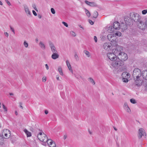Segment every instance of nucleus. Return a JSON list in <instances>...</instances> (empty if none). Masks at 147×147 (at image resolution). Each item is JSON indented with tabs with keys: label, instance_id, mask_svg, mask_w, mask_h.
<instances>
[{
	"label": "nucleus",
	"instance_id": "nucleus-23",
	"mask_svg": "<svg viewBox=\"0 0 147 147\" xmlns=\"http://www.w3.org/2000/svg\"><path fill=\"white\" fill-rule=\"evenodd\" d=\"M93 18H97L98 16V12L96 11H94L93 14Z\"/></svg>",
	"mask_w": 147,
	"mask_h": 147
},
{
	"label": "nucleus",
	"instance_id": "nucleus-48",
	"mask_svg": "<svg viewBox=\"0 0 147 147\" xmlns=\"http://www.w3.org/2000/svg\"><path fill=\"white\" fill-rule=\"evenodd\" d=\"M5 1L10 6L11 5L10 3L8 0H5Z\"/></svg>",
	"mask_w": 147,
	"mask_h": 147
},
{
	"label": "nucleus",
	"instance_id": "nucleus-63",
	"mask_svg": "<svg viewBox=\"0 0 147 147\" xmlns=\"http://www.w3.org/2000/svg\"><path fill=\"white\" fill-rule=\"evenodd\" d=\"M67 138V136H66L65 135L63 137V139L64 140H65Z\"/></svg>",
	"mask_w": 147,
	"mask_h": 147
},
{
	"label": "nucleus",
	"instance_id": "nucleus-43",
	"mask_svg": "<svg viewBox=\"0 0 147 147\" xmlns=\"http://www.w3.org/2000/svg\"><path fill=\"white\" fill-rule=\"evenodd\" d=\"M88 22L91 25H92L94 24V22H93L92 20H89Z\"/></svg>",
	"mask_w": 147,
	"mask_h": 147
},
{
	"label": "nucleus",
	"instance_id": "nucleus-49",
	"mask_svg": "<svg viewBox=\"0 0 147 147\" xmlns=\"http://www.w3.org/2000/svg\"><path fill=\"white\" fill-rule=\"evenodd\" d=\"M32 13H33V14L35 16H36L37 15V14L35 11L34 10H32Z\"/></svg>",
	"mask_w": 147,
	"mask_h": 147
},
{
	"label": "nucleus",
	"instance_id": "nucleus-34",
	"mask_svg": "<svg viewBox=\"0 0 147 147\" xmlns=\"http://www.w3.org/2000/svg\"><path fill=\"white\" fill-rule=\"evenodd\" d=\"M84 53L87 55L88 57H90L89 52L87 51H84Z\"/></svg>",
	"mask_w": 147,
	"mask_h": 147
},
{
	"label": "nucleus",
	"instance_id": "nucleus-53",
	"mask_svg": "<svg viewBox=\"0 0 147 147\" xmlns=\"http://www.w3.org/2000/svg\"><path fill=\"white\" fill-rule=\"evenodd\" d=\"M20 107L22 109H23V107L21 105H22V103L21 102H20Z\"/></svg>",
	"mask_w": 147,
	"mask_h": 147
},
{
	"label": "nucleus",
	"instance_id": "nucleus-20",
	"mask_svg": "<svg viewBox=\"0 0 147 147\" xmlns=\"http://www.w3.org/2000/svg\"><path fill=\"white\" fill-rule=\"evenodd\" d=\"M3 135H0V145H3L4 143Z\"/></svg>",
	"mask_w": 147,
	"mask_h": 147
},
{
	"label": "nucleus",
	"instance_id": "nucleus-55",
	"mask_svg": "<svg viewBox=\"0 0 147 147\" xmlns=\"http://www.w3.org/2000/svg\"><path fill=\"white\" fill-rule=\"evenodd\" d=\"M4 34H5V35L6 37H8L9 35H8V34L7 32H5L4 33Z\"/></svg>",
	"mask_w": 147,
	"mask_h": 147
},
{
	"label": "nucleus",
	"instance_id": "nucleus-9",
	"mask_svg": "<svg viewBox=\"0 0 147 147\" xmlns=\"http://www.w3.org/2000/svg\"><path fill=\"white\" fill-rule=\"evenodd\" d=\"M49 45L50 47L51 51L53 53L54 52H57L55 47L52 42L51 41L49 42Z\"/></svg>",
	"mask_w": 147,
	"mask_h": 147
},
{
	"label": "nucleus",
	"instance_id": "nucleus-15",
	"mask_svg": "<svg viewBox=\"0 0 147 147\" xmlns=\"http://www.w3.org/2000/svg\"><path fill=\"white\" fill-rule=\"evenodd\" d=\"M143 78L145 80H147V70L145 71H142L141 74Z\"/></svg>",
	"mask_w": 147,
	"mask_h": 147
},
{
	"label": "nucleus",
	"instance_id": "nucleus-45",
	"mask_svg": "<svg viewBox=\"0 0 147 147\" xmlns=\"http://www.w3.org/2000/svg\"><path fill=\"white\" fill-rule=\"evenodd\" d=\"M3 108L5 110V111H7V108L3 104Z\"/></svg>",
	"mask_w": 147,
	"mask_h": 147
},
{
	"label": "nucleus",
	"instance_id": "nucleus-1",
	"mask_svg": "<svg viewBox=\"0 0 147 147\" xmlns=\"http://www.w3.org/2000/svg\"><path fill=\"white\" fill-rule=\"evenodd\" d=\"M128 58L127 55L126 53L122 52L119 53L118 57L117 60L113 62L112 65L114 67L122 66L124 65L123 61H126Z\"/></svg>",
	"mask_w": 147,
	"mask_h": 147
},
{
	"label": "nucleus",
	"instance_id": "nucleus-37",
	"mask_svg": "<svg viewBox=\"0 0 147 147\" xmlns=\"http://www.w3.org/2000/svg\"><path fill=\"white\" fill-rule=\"evenodd\" d=\"M32 7L36 11H38V10L37 9L36 7V5L35 4H33Z\"/></svg>",
	"mask_w": 147,
	"mask_h": 147
},
{
	"label": "nucleus",
	"instance_id": "nucleus-14",
	"mask_svg": "<svg viewBox=\"0 0 147 147\" xmlns=\"http://www.w3.org/2000/svg\"><path fill=\"white\" fill-rule=\"evenodd\" d=\"M47 144L50 147H55L56 145L55 142L51 139H50L49 142H47Z\"/></svg>",
	"mask_w": 147,
	"mask_h": 147
},
{
	"label": "nucleus",
	"instance_id": "nucleus-59",
	"mask_svg": "<svg viewBox=\"0 0 147 147\" xmlns=\"http://www.w3.org/2000/svg\"><path fill=\"white\" fill-rule=\"evenodd\" d=\"M42 80L43 82H45L46 80V78H44V77L42 78Z\"/></svg>",
	"mask_w": 147,
	"mask_h": 147
},
{
	"label": "nucleus",
	"instance_id": "nucleus-44",
	"mask_svg": "<svg viewBox=\"0 0 147 147\" xmlns=\"http://www.w3.org/2000/svg\"><path fill=\"white\" fill-rule=\"evenodd\" d=\"M124 107L125 108V109L129 107V106L126 103H125L124 105Z\"/></svg>",
	"mask_w": 147,
	"mask_h": 147
},
{
	"label": "nucleus",
	"instance_id": "nucleus-13",
	"mask_svg": "<svg viewBox=\"0 0 147 147\" xmlns=\"http://www.w3.org/2000/svg\"><path fill=\"white\" fill-rule=\"evenodd\" d=\"M85 3L87 5L92 7H96L97 4L94 2H90L86 0L85 1Z\"/></svg>",
	"mask_w": 147,
	"mask_h": 147
},
{
	"label": "nucleus",
	"instance_id": "nucleus-22",
	"mask_svg": "<svg viewBox=\"0 0 147 147\" xmlns=\"http://www.w3.org/2000/svg\"><path fill=\"white\" fill-rule=\"evenodd\" d=\"M85 10L87 16L88 17H90V16L91 14L89 11L86 9H85Z\"/></svg>",
	"mask_w": 147,
	"mask_h": 147
},
{
	"label": "nucleus",
	"instance_id": "nucleus-7",
	"mask_svg": "<svg viewBox=\"0 0 147 147\" xmlns=\"http://www.w3.org/2000/svg\"><path fill=\"white\" fill-rule=\"evenodd\" d=\"M138 134L139 135L138 138L140 139L143 136H145L144 137H145V138H146V134L145 130L142 128H140L139 129Z\"/></svg>",
	"mask_w": 147,
	"mask_h": 147
},
{
	"label": "nucleus",
	"instance_id": "nucleus-64",
	"mask_svg": "<svg viewBox=\"0 0 147 147\" xmlns=\"http://www.w3.org/2000/svg\"><path fill=\"white\" fill-rule=\"evenodd\" d=\"M38 38H36V42H38Z\"/></svg>",
	"mask_w": 147,
	"mask_h": 147
},
{
	"label": "nucleus",
	"instance_id": "nucleus-30",
	"mask_svg": "<svg viewBox=\"0 0 147 147\" xmlns=\"http://www.w3.org/2000/svg\"><path fill=\"white\" fill-rule=\"evenodd\" d=\"M115 35L116 36H120L121 35V32L119 31H117L115 33Z\"/></svg>",
	"mask_w": 147,
	"mask_h": 147
},
{
	"label": "nucleus",
	"instance_id": "nucleus-51",
	"mask_svg": "<svg viewBox=\"0 0 147 147\" xmlns=\"http://www.w3.org/2000/svg\"><path fill=\"white\" fill-rule=\"evenodd\" d=\"M145 90L147 92V83L146 84L145 86Z\"/></svg>",
	"mask_w": 147,
	"mask_h": 147
},
{
	"label": "nucleus",
	"instance_id": "nucleus-40",
	"mask_svg": "<svg viewBox=\"0 0 147 147\" xmlns=\"http://www.w3.org/2000/svg\"><path fill=\"white\" fill-rule=\"evenodd\" d=\"M125 109H126V111L127 112L129 113H131V110L129 107H127V108H125Z\"/></svg>",
	"mask_w": 147,
	"mask_h": 147
},
{
	"label": "nucleus",
	"instance_id": "nucleus-12",
	"mask_svg": "<svg viewBox=\"0 0 147 147\" xmlns=\"http://www.w3.org/2000/svg\"><path fill=\"white\" fill-rule=\"evenodd\" d=\"M111 43H106L104 44L103 46V48L105 50H109L110 49L111 46Z\"/></svg>",
	"mask_w": 147,
	"mask_h": 147
},
{
	"label": "nucleus",
	"instance_id": "nucleus-31",
	"mask_svg": "<svg viewBox=\"0 0 147 147\" xmlns=\"http://www.w3.org/2000/svg\"><path fill=\"white\" fill-rule=\"evenodd\" d=\"M70 34L72 36L74 37H75L76 36V34L73 31H71L70 32Z\"/></svg>",
	"mask_w": 147,
	"mask_h": 147
},
{
	"label": "nucleus",
	"instance_id": "nucleus-61",
	"mask_svg": "<svg viewBox=\"0 0 147 147\" xmlns=\"http://www.w3.org/2000/svg\"><path fill=\"white\" fill-rule=\"evenodd\" d=\"M30 130L31 131H34V129L32 128L31 127L30 128Z\"/></svg>",
	"mask_w": 147,
	"mask_h": 147
},
{
	"label": "nucleus",
	"instance_id": "nucleus-32",
	"mask_svg": "<svg viewBox=\"0 0 147 147\" xmlns=\"http://www.w3.org/2000/svg\"><path fill=\"white\" fill-rule=\"evenodd\" d=\"M43 138H43L44 139H45V140H49V139H48V137H47V136L44 133H43Z\"/></svg>",
	"mask_w": 147,
	"mask_h": 147
},
{
	"label": "nucleus",
	"instance_id": "nucleus-18",
	"mask_svg": "<svg viewBox=\"0 0 147 147\" xmlns=\"http://www.w3.org/2000/svg\"><path fill=\"white\" fill-rule=\"evenodd\" d=\"M126 25V24H124V23L121 24L120 25V28L123 30H125L127 28V26Z\"/></svg>",
	"mask_w": 147,
	"mask_h": 147
},
{
	"label": "nucleus",
	"instance_id": "nucleus-10",
	"mask_svg": "<svg viewBox=\"0 0 147 147\" xmlns=\"http://www.w3.org/2000/svg\"><path fill=\"white\" fill-rule=\"evenodd\" d=\"M134 80L135 82L136 85L140 86L142 85L143 82V81L142 80H140V78H138V79L135 78V79Z\"/></svg>",
	"mask_w": 147,
	"mask_h": 147
},
{
	"label": "nucleus",
	"instance_id": "nucleus-27",
	"mask_svg": "<svg viewBox=\"0 0 147 147\" xmlns=\"http://www.w3.org/2000/svg\"><path fill=\"white\" fill-rule=\"evenodd\" d=\"M74 58L75 59H76V61H79V57L77 54V53L76 52L75 53V54L74 55Z\"/></svg>",
	"mask_w": 147,
	"mask_h": 147
},
{
	"label": "nucleus",
	"instance_id": "nucleus-21",
	"mask_svg": "<svg viewBox=\"0 0 147 147\" xmlns=\"http://www.w3.org/2000/svg\"><path fill=\"white\" fill-rule=\"evenodd\" d=\"M39 45L40 47L43 49L45 50V45L42 43V42H40L39 43Z\"/></svg>",
	"mask_w": 147,
	"mask_h": 147
},
{
	"label": "nucleus",
	"instance_id": "nucleus-62",
	"mask_svg": "<svg viewBox=\"0 0 147 147\" xmlns=\"http://www.w3.org/2000/svg\"><path fill=\"white\" fill-rule=\"evenodd\" d=\"M78 26L81 28L84 29V28L83 27H82L80 25H79Z\"/></svg>",
	"mask_w": 147,
	"mask_h": 147
},
{
	"label": "nucleus",
	"instance_id": "nucleus-6",
	"mask_svg": "<svg viewBox=\"0 0 147 147\" xmlns=\"http://www.w3.org/2000/svg\"><path fill=\"white\" fill-rule=\"evenodd\" d=\"M121 47L119 46H117L115 48H113L112 50V52L116 55V56H118L119 55V53H121Z\"/></svg>",
	"mask_w": 147,
	"mask_h": 147
},
{
	"label": "nucleus",
	"instance_id": "nucleus-8",
	"mask_svg": "<svg viewBox=\"0 0 147 147\" xmlns=\"http://www.w3.org/2000/svg\"><path fill=\"white\" fill-rule=\"evenodd\" d=\"M124 21L126 25H132L134 21L132 20L130 18V16L128 18L125 17L124 18Z\"/></svg>",
	"mask_w": 147,
	"mask_h": 147
},
{
	"label": "nucleus",
	"instance_id": "nucleus-46",
	"mask_svg": "<svg viewBox=\"0 0 147 147\" xmlns=\"http://www.w3.org/2000/svg\"><path fill=\"white\" fill-rule=\"evenodd\" d=\"M94 39L95 42H96L97 41V37L96 36H94Z\"/></svg>",
	"mask_w": 147,
	"mask_h": 147
},
{
	"label": "nucleus",
	"instance_id": "nucleus-52",
	"mask_svg": "<svg viewBox=\"0 0 147 147\" xmlns=\"http://www.w3.org/2000/svg\"><path fill=\"white\" fill-rule=\"evenodd\" d=\"M39 136V137H40V138H41V136H42V132H40L39 133V134H38V135L37 136Z\"/></svg>",
	"mask_w": 147,
	"mask_h": 147
},
{
	"label": "nucleus",
	"instance_id": "nucleus-19",
	"mask_svg": "<svg viewBox=\"0 0 147 147\" xmlns=\"http://www.w3.org/2000/svg\"><path fill=\"white\" fill-rule=\"evenodd\" d=\"M24 131L27 137H30L31 136V133L28 131L26 129H24Z\"/></svg>",
	"mask_w": 147,
	"mask_h": 147
},
{
	"label": "nucleus",
	"instance_id": "nucleus-39",
	"mask_svg": "<svg viewBox=\"0 0 147 147\" xmlns=\"http://www.w3.org/2000/svg\"><path fill=\"white\" fill-rule=\"evenodd\" d=\"M62 23L64 25V26H66V27H68V24L66 22H62Z\"/></svg>",
	"mask_w": 147,
	"mask_h": 147
},
{
	"label": "nucleus",
	"instance_id": "nucleus-29",
	"mask_svg": "<svg viewBox=\"0 0 147 147\" xmlns=\"http://www.w3.org/2000/svg\"><path fill=\"white\" fill-rule=\"evenodd\" d=\"M130 101L131 103L134 104H135L136 103V100L133 98H131L130 99Z\"/></svg>",
	"mask_w": 147,
	"mask_h": 147
},
{
	"label": "nucleus",
	"instance_id": "nucleus-4",
	"mask_svg": "<svg viewBox=\"0 0 147 147\" xmlns=\"http://www.w3.org/2000/svg\"><path fill=\"white\" fill-rule=\"evenodd\" d=\"M120 25L118 22H115L113 24V26H110L109 30L112 32H113L115 30H118L120 28Z\"/></svg>",
	"mask_w": 147,
	"mask_h": 147
},
{
	"label": "nucleus",
	"instance_id": "nucleus-38",
	"mask_svg": "<svg viewBox=\"0 0 147 147\" xmlns=\"http://www.w3.org/2000/svg\"><path fill=\"white\" fill-rule=\"evenodd\" d=\"M123 80L124 82H127L128 81V80L126 78H123Z\"/></svg>",
	"mask_w": 147,
	"mask_h": 147
},
{
	"label": "nucleus",
	"instance_id": "nucleus-60",
	"mask_svg": "<svg viewBox=\"0 0 147 147\" xmlns=\"http://www.w3.org/2000/svg\"><path fill=\"white\" fill-rule=\"evenodd\" d=\"M38 18L40 19L42 17L41 16L40 14H38Z\"/></svg>",
	"mask_w": 147,
	"mask_h": 147
},
{
	"label": "nucleus",
	"instance_id": "nucleus-41",
	"mask_svg": "<svg viewBox=\"0 0 147 147\" xmlns=\"http://www.w3.org/2000/svg\"><path fill=\"white\" fill-rule=\"evenodd\" d=\"M66 64H67V66L68 67L69 66L71 67V65H70V64L68 60L66 61Z\"/></svg>",
	"mask_w": 147,
	"mask_h": 147
},
{
	"label": "nucleus",
	"instance_id": "nucleus-42",
	"mask_svg": "<svg viewBox=\"0 0 147 147\" xmlns=\"http://www.w3.org/2000/svg\"><path fill=\"white\" fill-rule=\"evenodd\" d=\"M10 29L11 30L14 34H15V30L13 28H12L11 26H10Z\"/></svg>",
	"mask_w": 147,
	"mask_h": 147
},
{
	"label": "nucleus",
	"instance_id": "nucleus-47",
	"mask_svg": "<svg viewBox=\"0 0 147 147\" xmlns=\"http://www.w3.org/2000/svg\"><path fill=\"white\" fill-rule=\"evenodd\" d=\"M68 67L69 70V71H71L72 72V73L73 70H72V67H71H71L69 66Z\"/></svg>",
	"mask_w": 147,
	"mask_h": 147
},
{
	"label": "nucleus",
	"instance_id": "nucleus-11",
	"mask_svg": "<svg viewBox=\"0 0 147 147\" xmlns=\"http://www.w3.org/2000/svg\"><path fill=\"white\" fill-rule=\"evenodd\" d=\"M37 138L38 139L41 141L43 143L42 144L46 146V145L47 143H47V142H49L50 141V139L49 140H45V139H44L43 138H40V137H39V136H37Z\"/></svg>",
	"mask_w": 147,
	"mask_h": 147
},
{
	"label": "nucleus",
	"instance_id": "nucleus-54",
	"mask_svg": "<svg viewBox=\"0 0 147 147\" xmlns=\"http://www.w3.org/2000/svg\"><path fill=\"white\" fill-rule=\"evenodd\" d=\"M75 77L77 79H79L80 78H81V77L80 76H79V75H78V76H76V75L75 76Z\"/></svg>",
	"mask_w": 147,
	"mask_h": 147
},
{
	"label": "nucleus",
	"instance_id": "nucleus-17",
	"mask_svg": "<svg viewBox=\"0 0 147 147\" xmlns=\"http://www.w3.org/2000/svg\"><path fill=\"white\" fill-rule=\"evenodd\" d=\"M24 10L26 13L27 14L28 16H31L30 12L29 9V8L27 6L24 7Z\"/></svg>",
	"mask_w": 147,
	"mask_h": 147
},
{
	"label": "nucleus",
	"instance_id": "nucleus-35",
	"mask_svg": "<svg viewBox=\"0 0 147 147\" xmlns=\"http://www.w3.org/2000/svg\"><path fill=\"white\" fill-rule=\"evenodd\" d=\"M147 13V9H145L142 11V13L144 15Z\"/></svg>",
	"mask_w": 147,
	"mask_h": 147
},
{
	"label": "nucleus",
	"instance_id": "nucleus-58",
	"mask_svg": "<svg viewBox=\"0 0 147 147\" xmlns=\"http://www.w3.org/2000/svg\"><path fill=\"white\" fill-rule=\"evenodd\" d=\"M45 65L46 68L47 70H48L49 69L48 65L47 64H46Z\"/></svg>",
	"mask_w": 147,
	"mask_h": 147
},
{
	"label": "nucleus",
	"instance_id": "nucleus-57",
	"mask_svg": "<svg viewBox=\"0 0 147 147\" xmlns=\"http://www.w3.org/2000/svg\"><path fill=\"white\" fill-rule=\"evenodd\" d=\"M5 131H6V132H7V131H8V132L9 133V136L10 137L11 136L10 131L9 130H6Z\"/></svg>",
	"mask_w": 147,
	"mask_h": 147
},
{
	"label": "nucleus",
	"instance_id": "nucleus-28",
	"mask_svg": "<svg viewBox=\"0 0 147 147\" xmlns=\"http://www.w3.org/2000/svg\"><path fill=\"white\" fill-rule=\"evenodd\" d=\"M125 75L127 76H129V74H128L127 72H123L122 74V77H124V76H125Z\"/></svg>",
	"mask_w": 147,
	"mask_h": 147
},
{
	"label": "nucleus",
	"instance_id": "nucleus-2",
	"mask_svg": "<svg viewBox=\"0 0 147 147\" xmlns=\"http://www.w3.org/2000/svg\"><path fill=\"white\" fill-rule=\"evenodd\" d=\"M130 18L134 22H137L140 21V16L138 14L135 12L131 13L129 14Z\"/></svg>",
	"mask_w": 147,
	"mask_h": 147
},
{
	"label": "nucleus",
	"instance_id": "nucleus-24",
	"mask_svg": "<svg viewBox=\"0 0 147 147\" xmlns=\"http://www.w3.org/2000/svg\"><path fill=\"white\" fill-rule=\"evenodd\" d=\"M88 80H89L90 82L93 85H94L95 84V82L91 78H88Z\"/></svg>",
	"mask_w": 147,
	"mask_h": 147
},
{
	"label": "nucleus",
	"instance_id": "nucleus-33",
	"mask_svg": "<svg viewBox=\"0 0 147 147\" xmlns=\"http://www.w3.org/2000/svg\"><path fill=\"white\" fill-rule=\"evenodd\" d=\"M24 45L26 48H27L28 46V44L26 41H24Z\"/></svg>",
	"mask_w": 147,
	"mask_h": 147
},
{
	"label": "nucleus",
	"instance_id": "nucleus-16",
	"mask_svg": "<svg viewBox=\"0 0 147 147\" xmlns=\"http://www.w3.org/2000/svg\"><path fill=\"white\" fill-rule=\"evenodd\" d=\"M59 55L57 53V52H54L53 53L52 55L51 58L53 59H56L59 57Z\"/></svg>",
	"mask_w": 147,
	"mask_h": 147
},
{
	"label": "nucleus",
	"instance_id": "nucleus-5",
	"mask_svg": "<svg viewBox=\"0 0 147 147\" xmlns=\"http://www.w3.org/2000/svg\"><path fill=\"white\" fill-rule=\"evenodd\" d=\"M107 56L108 58L111 61L115 62L117 60L116 55L112 53H107Z\"/></svg>",
	"mask_w": 147,
	"mask_h": 147
},
{
	"label": "nucleus",
	"instance_id": "nucleus-36",
	"mask_svg": "<svg viewBox=\"0 0 147 147\" xmlns=\"http://www.w3.org/2000/svg\"><path fill=\"white\" fill-rule=\"evenodd\" d=\"M51 13L53 14H54L55 13V11L54 10V8H51Z\"/></svg>",
	"mask_w": 147,
	"mask_h": 147
},
{
	"label": "nucleus",
	"instance_id": "nucleus-50",
	"mask_svg": "<svg viewBox=\"0 0 147 147\" xmlns=\"http://www.w3.org/2000/svg\"><path fill=\"white\" fill-rule=\"evenodd\" d=\"M4 134L5 136V137H6V138H7L9 137L7 136V133H5L4 131Z\"/></svg>",
	"mask_w": 147,
	"mask_h": 147
},
{
	"label": "nucleus",
	"instance_id": "nucleus-56",
	"mask_svg": "<svg viewBox=\"0 0 147 147\" xmlns=\"http://www.w3.org/2000/svg\"><path fill=\"white\" fill-rule=\"evenodd\" d=\"M45 113L46 115H47L48 113L49 112L48 110H45Z\"/></svg>",
	"mask_w": 147,
	"mask_h": 147
},
{
	"label": "nucleus",
	"instance_id": "nucleus-25",
	"mask_svg": "<svg viewBox=\"0 0 147 147\" xmlns=\"http://www.w3.org/2000/svg\"><path fill=\"white\" fill-rule=\"evenodd\" d=\"M58 71L61 75H63V73L62 68L61 67H59L58 68Z\"/></svg>",
	"mask_w": 147,
	"mask_h": 147
},
{
	"label": "nucleus",
	"instance_id": "nucleus-26",
	"mask_svg": "<svg viewBox=\"0 0 147 147\" xmlns=\"http://www.w3.org/2000/svg\"><path fill=\"white\" fill-rule=\"evenodd\" d=\"M142 24H143V25H144V26H145L147 28V20L145 22V24H143V22L142 21H140V24L142 25Z\"/></svg>",
	"mask_w": 147,
	"mask_h": 147
},
{
	"label": "nucleus",
	"instance_id": "nucleus-3",
	"mask_svg": "<svg viewBox=\"0 0 147 147\" xmlns=\"http://www.w3.org/2000/svg\"><path fill=\"white\" fill-rule=\"evenodd\" d=\"M141 71L138 68L135 69L133 71L132 76L134 80L135 79V78L138 79L140 78L141 76Z\"/></svg>",
	"mask_w": 147,
	"mask_h": 147
}]
</instances>
